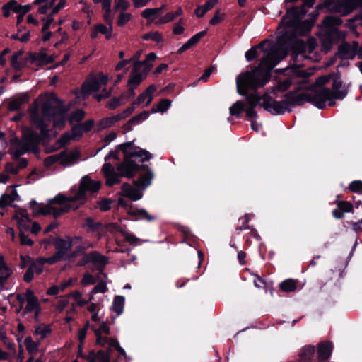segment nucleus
<instances>
[{
  "instance_id": "1",
  "label": "nucleus",
  "mask_w": 362,
  "mask_h": 362,
  "mask_svg": "<svg viewBox=\"0 0 362 362\" xmlns=\"http://www.w3.org/2000/svg\"><path fill=\"white\" fill-rule=\"evenodd\" d=\"M65 111L59 101L52 96L42 95L35 102L33 111V127L23 132V139L11 142V152L14 157H19L25 152L35 151L40 141L49 137L46 119L52 120L54 127L61 129L65 124Z\"/></svg>"
},
{
  "instance_id": "2",
  "label": "nucleus",
  "mask_w": 362,
  "mask_h": 362,
  "mask_svg": "<svg viewBox=\"0 0 362 362\" xmlns=\"http://www.w3.org/2000/svg\"><path fill=\"white\" fill-rule=\"evenodd\" d=\"M287 50L282 46H274L267 52L257 67L239 74L236 78L239 94L245 95L249 90L264 86L269 80L271 71L286 56Z\"/></svg>"
},
{
  "instance_id": "3",
  "label": "nucleus",
  "mask_w": 362,
  "mask_h": 362,
  "mask_svg": "<svg viewBox=\"0 0 362 362\" xmlns=\"http://www.w3.org/2000/svg\"><path fill=\"white\" fill-rule=\"evenodd\" d=\"M120 154L123 156L124 161L117 166V173L109 163H105L102 168L106 183L109 186L119 183L120 176L132 177L139 170L138 165L135 163L136 160L144 161L151 157L148 151L134 146L132 143H127L118 146L116 151L110 152L105 159L107 160L111 158H117V156Z\"/></svg>"
},
{
  "instance_id": "4",
  "label": "nucleus",
  "mask_w": 362,
  "mask_h": 362,
  "mask_svg": "<svg viewBox=\"0 0 362 362\" xmlns=\"http://www.w3.org/2000/svg\"><path fill=\"white\" fill-rule=\"evenodd\" d=\"M100 187V181L91 180L87 175L84 176L74 194L66 197L59 194L54 198L49 199L46 205L39 206L37 210L34 209V212L44 215L52 214L54 217H57L64 212L78 209L84 203L87 193L93 194L98 192Z\"/></svg>"
},
{
  "instance_id": "5",
  "label": "nucleus",
  "mask_w": 362,
  "mask_h": 362,
  "mask_svg": "<svg viewBox=\"0 0 362 362\" xmlns=\"http://www.w3.org/2000/svg\"><path fill=\"white\" fill-rule=\"evenodd\" d=\"M330 79L329 76L319 77L315 86L310 90L302 93L299 95V99L296 101L297 105L303 104L305 102H309L318 108H323L325 103L333 98L343 99L347 94V89L339 78H336L332 85V91L328 88H323Z\"/></svg>"
},
{
  "instance_id": "6",
  "label": "nucleus",
  "mask_w": 362,
  "mask_h": 362,
  "mask_svg": "<svg viewBox=\"0 0 362 362\" xmlns=\"http://www.w3.org/2000/svg\"><path fill=\"white\" fill-rule=\"evenodd\" d=\"M156 59V54L151 52L146 56L143 62H136L134 64L132 74L129 79V84L131 89L137 86L144 79V76L148 72L152 66V62Z\"/></svg>"
},
{
  "instance_id": "7",
  "label": "nucleus",
  "mask_w": 362,
  "mask_h": 362,
  "mask_svg": "<svg viewBox=\"0 0 362 362\" xmlns=\"http://www.w3.org/2000/svg\"><path fill=\"white\" fill-rule=\"evenodd\" d=\"M248 100L253 105L259 103L260 106L273 115L283 114L289 110V104L286 101H276L267 95H264L256 101L250 98Z\"/></svg>"
},
{
  "instance_id": "8",
  "label": "nucleus",
  "mask_w": 362,
  "mask_h": 362,
  "mask_svg": "<svg viewBox=\"0 0 362 362\" xmlns=\"http://www.w3.org/2000/svg\"><path fill=\"white\" fill-rule=\"evenodd\" d=\"M108 81V77L101 73L88 79L83 85L81 93L83 97L87 96L91 92L98 91L103 88Z\"/></svg>"
},
{
  "instance_id": "9",
  "label": "nucleus",
  "mask_w": 362,
  "mask_h": 362,
  "mask_svg": "<svg viewBox=\"0 0 362 362\" xmlns=\"http://www.w3.org/2000/svg\"><path fill=\"white\" fill-rule=\"evenodd\" d=\"M81 240L80 237H75L73 239L67 237L65 239H59L56 241L57 253L52 257L56 258V262L64 257L67 252L69 251L73 245L76 244Z\"/></svg>"
},
{
  "instance_id": "10",
  "label": "nucleus",
  "mask_w": 362,
  "mask_h": 362,
  "mask_svg": "<svg viewBox=\"0 0 362 362\" xmlns=\"http://www.w3.org/2000/svg\"><path fill=\"white\" fill-rule=\"evenodd\" d=\"M281 23L286 28H293L296 34L302 33L298 29L299 24V16H298L296 9H291L288 11Z\"/></svg>"
},
{
  "instance_id": "11",
  "label": "nucleus",
  "mask_w": 362,
  "mask_h": 362,
  "mask_svg": "<svg viewBox=\"0 0 362 362\" xmlns=\"http://www.w3.org/2000/svg\"><path fill=\"white\" fill-rule=\"evenodd\" d=\"M27 305L25 308L26 313H34L37 316L40 312V307L37 298L31 290H27L25 293Z\"/></svg>"
},
{
  "instance_id": "12",
  "label": "nucleus",
  "mask_w": 362,
  "mask_h": 362,
  "mask_svg": "<svg viewBox=\"0 0 362 362\" xmlns=\"http://www.w3.org/2000/svg\"><path fill=\"white\" fill-rule=\"evenodd\" d=\"M358 48V43L357 42L354 41L352 45L344 43L339 47V53L344 58L354 59L356 55Z\"/></svg>"
},
{
  "instance_id": "13",
  "label": "nucleus",
  "mask_w": 362,
  "mask_h": 362,
  "mask_svg": "<svg viewBox=\"0 0 362 362\" xmlns=\"http://www.w3.org/2000/svg\"><path fill=\"white\" fill-rule=\"evenodd\" d=\"M14 218L16 219L21 231H22V230H28L30 228L31 224L30 220L26 211H19L16 212Z\"/></svg>"
},
{
  "instance_id": "14",
  "label": "nucleus",
  "mask_w": 362,
  "mask_h": 362,
  "mask_svg": "<svg viewBox=\"0 0 362 362\" xmlns=\"http://www.w3.org/2000/svg\"><path fill=\"white\" fill-rule=\"evenodd\" d=\"M121 194L133 201L141 199L143 194L137 189L132 187L128 184H124L122 187Z\"/></svg>"
},
{
  "instance_id": "15",
  "label": "nucleus",
  "mask_w": 362,
  "mask_h": 362,
  "mask_svg": "<svg viewBox=\"0 0 362 362\" xmlns=\"http://www.w3.org/2000/svg\"><path fill=\"white\" fill-rule=\"evenodd\" d=\"M55 262V257L40 258L33 262L29 267L35 274V275H38L42 272L43 264L45 263L53 264Z\"/></svg>"
},
{
  "instance_id": "16",
  "label": "nucleus",
  "mask_w": 362,
  "mask_h": 362,
  "mask_svg": "<svg viewBox=\"0 0 362 362\" xmlns=\"http://www.w3.org/2000/svg\"><path fill=\"white\" fill-rule=\"evenodd\" d=\"M11 274V269L6 264L4 257L0 256V287L4 286Z\"/></svg>"
},
{
  "instance_id": "17",
  "label": "nucleus",
  "mask_w": 362,
  "mask_h": 362,
  "mask_svg": "<svg viewBox=\"0 0 362 362\" xmlns=\"http://www.w3.org/2000/svg\"><path fill=\"white\" fill-rule=\"evenodd\" d=\"M156 90V87L153 85L148 87L137 98L139 104H144L145 106L148 105L153 100V93Z\"/></svg>"
},
{
  "instance_id": "18",
  "label": "nucleus",
  "mask_w": 362,
  "mask_h": 362,
  "mask_svg": "<svg viewBox=\"0 0 362 362\" xmlns=\"http://www.w3.org/2000/svg\"><path fill=\"white\" fill-rule=\"evenodd\" d=\"M61 155V163L65 165H69L74 163L79 157V152L77 149L71 152H63Z\"/></svg>"
},
{
  "instance_id": "19",
  "label": "nucleus",
  "mask_w": 362,
  "mask_h": 362,
  "mask_svg": "<svg viewBox=\"0 0 362 362\" xmlns=\"http://www.w3.org/2000/svg\"><path fill=\"white\" fill-rule=\"evenodd\" d=\"M28 102V95L27 93H23L9 103V109L11 110H17L21 106Z\"/></svg>"
},
{
  "instance_id": "20",
  "label": "nucleus",
  "mask_w": 362,
  "mask_h": 362,
  "mask_svg": "<svg viewBox=\"0 0 362 362\" xmlns=\"http://www.w3.org/2000/svg\"><path fill=\"white\" fill-rule=\"evenodd\" d=\"M153 178V173L151 171L148 170L144 175H141L138 181L135 182L136 185L141 189H146L150 185Z\"/></svg>"
},
{
  "instance_id": "21",
  "label": "nucleus",
  "mask_w": 362,
  "mask_h": 362,
  "mask_svg": "<svg viewBox=\"0 0 362 362\" xmlns=\"http://www.w3.org/2000/svg\"><path fill=\"white\" fill-rule=\"evenodd\" d=\"M332 344L329 342H324L318 346V354L320 359H327L332 353Z\"/></svg>"
},
{
  "instance_id": "22",
  "label": "nucleus",
  "mask_w": 362,
  "mask_h": 362,
  "mask_svg": "<svg viewBox=\"0 0 362 362\" xmlns=\"http://www.w3.org/2000/svg\"><path fill=\"white\" fill-rule=\"evenodd\" d=\"M122 119V115H117L115 116L105 117L100 120L99 127L100 129H105L113 126L116 122Z\"/></svg>"
},
{
  "instance_id": "23",
  "label": "nucleus",
  "mask_w": 362,
  "mask_h": 362,
  "mask_svg": "<svg viewBox=\"0 0 362 362\" xmlns=\"http://www.w3.org/2000/svg\"><path fill=\"white\" fill-rule=\"evenodd\" d=\"M84 228H86L88 231L98 232V233L102 230V224L100 222H95L91 218H86L83 224Z\"/></svg>"
},
{
  "instance_id": "24",
  "label": "nucleus",
  "mask_w": 362,
  "mask_h": 362,
  "mask_svg": "<svg viewBox=\"0 0 362 362\" xmlns=\"http://www.w3.org/2000/svg\"><path fill=\"white\" fill-rule=\"evenodd\" d=\"M218 0H209L203 6L197 8L195 13L198 17H202L209 10L211 9L216 4Z\"/></svg>"
},
{
  "instance_id": "25",
  "label": "nucleus",
  "mask_w": 362,
  "mask_h": 362,
  "mask_svg": "<svg viewBox=\"0 0 362 362\" xmlns=\"http://www.w3.org/2000/svg\"><path fill=\"white\" fill-rule=\"evenodd\" d=\"M124 298L117 296L115 298L111 309L115 312L117 315H121L124 310Z\"/></svg>"
},
{
  "instance_id": "26",
  "label": "nucleus",
  "mask_w": 362,
  "mask_h": 362,
  "mask_svg": "<svg viewBox=\"0 0 362 362\" xmlns=\"http://www.w3.org/2000/svg\"><path fill=\"white\" fill-rule=\"evenodd\" d=\"M22 54L21 51H18L12 55L11 64L16 70H20L25 65V62L22 60Z\"/></svg>"
},
{
  "instance_id": "27",
  "label": "nucleus",
  "mask_w": 362,
  "mask_h": 362,
  "mask_svg": "<svg viewBox=\"0 0 362 362\" xmlns=\"http://www.w3.org/2000/svg\"><path fill=\"white\" fill-rule=\"evenodd\" d=\"M51 333L50 326L48 325L42 324L36 327L34 334L39 336L40 340L46 338Z\"/></svg>"
},
{
  "instance_id": "28",
  "label": "nucleus",
  "mask_w": 362,
  "mask_h": 362,
  "mask_svg": "<svg viewBox=\"0 0 362 362\" xmlns=\"http://www.w3.org/2000/svg\"><path fill=\"white\" fill-rule=\"evenodd\" d=\"M33 59L39 61L42 64H48L54 60V57L51 55H48L45 51H40L33 55Z\"/></svg>"
},
{
  "instance_id": "29",
  "label": "nucleus",
  "mask_w": 362,
  "mask_h": 362,
  "mask_svg": "<svg viewBox=\"0 0 362 362\" xmlns=\"http://www.w3.org/2000/svg\"><path fill=\"white\" fill-rule=\"evenodd\" d=\"M252 98V100L254 101H256L257 100H259V98H260L259 97H258L256 94L255 95H251L250 96H248L247 98V103L248 104L250 105V108H247L245 111H246V114H247V116L249 117L250 118H251L252 120H255L254 119H255L257 117V114L256 112H255L254 110V107L256 106V105H259V103H255L254 105L250 103L249 102V98Z\"/></svg>"
},
{
  "instance_id": "30",
  "label": "nucleus",
  "mask_w": 362,
  "mask_h": 362,
  "mask_svg": "<svg viewBox=\"0 0 362 362\" xmlns=\"http://www.w3.org/2000/svg\"><path fill=\"white\" fill-rule=\"evenodd\" d=\"M90 360H94V362L96 361L99 362H110V352H104L103 351H99L96 355L90 356L88 357Z\"/></svg>"
},
{
  "instance_id": "31",
  "label": "nucleus",
  "mask_w": 362,
  "mask_h": 362,
  "mask_svg": "<svg viewBox=\"0 0 362 362\" xmlns=\"http://www.w3.org/2000/svg\"><path fill=\"white\" fill-rule=\"evenodd\" d=\"M128 213L132 216H139L141 218H146L148 221H153L154 219V218L150 216L144 209H130Z\"/></svg>"
},
{
  "instance_id": "32",
  "label": "nucleus",
  "mask_w": 362,
  "mask_h": 362,
  "mask_svg": "<svg viewBox=\"0 0 362 362\" xmlns=\"http://www.w3.org/2000/svg\"><path fill=\"white\" fill-rule=\"evenodd\" d=\"M142 38L144 40H153L157 42L158 44L160 45L161 46L163 45V39L161 34L158 32H151L146 33L143 35Z\"/></svg>"
},
{
  "instance_id": "33",
  "label": "nucleus",
  "mask_w": 362,
  "mask_h": 362,
  "mask_svg": "<svg viewBox=\"0 0 362 362\" xmlns=\"http://www.w3.org/2000/svg\"><path fill=\"white\" fill-rule=\"evenodd\" d=\"M25 345L28 351L30 354H33L38 350L40 341L35 342L30 337H28L25 339L24 341Z\"/></svg>"
},
{
  "instance_id": "34",
  "label": "nucleus",
  "mask_w": 362,
  "mask_h": 362,
  "mask_svg": "<svg viewBox=\"0 0 362 362\" xmlns=\"http://www.w3.org/2000/svg\"><path fill=\"white\" fill-rule=\"evenodd\" d=\"M341 23V20L338 17L328 16L324 19L323 25L332 29L334 26L340 25Z\"/></svg>"
},
{
  "instance_id": "35",
  "label": "nucleus",
  "mask_w": 362,
  "mask_h": 362,
  "mask_svg": "<svg viewBox=\"0 0 362 362\" xmlns=\"http://www.w3.org/2000/svg\"><path fill=\"white\" fill-rule=\"evenodd\" d=\"M96 28L100 33L105 36L106 39L110 40L112 38V25L107 26L100 23L96 25Z\"/></svg>"
},
{
  "instance_id": "36",
  "label": "nucleus",
  "mask_w": 362,
  "mask_h": 362,
  "mask_svg": "<svg viewBox=\"0 0 362 362\" xmlns=\"http://www.w3.org/2000/svg\"><path fill=\"white\" fill-rule=\"evenodd\" d=\"M245 109V105L241 101H238L230 107V114L239 117L240 114Z\"/></svg>"
},
{
  "instance_id": "37",
  "label": "nucleus",
  "mask_w": 362,
  "mask_h": 362,
  "mask_svg": "<svg viewBox=\"0 0 362 362\" xmlns=\"http://www.w3.org/2000/svg\"><path fill=\"white\" fill-rule=\"evenodd\" d=\"M171 105V101L168 99H163L160 101V103L156 105V108L153 109V112H165Z\"/></svg>"
},
{
  "instance_id": "38",
  "label": "nucleus",
  "mask_w": 362,
  "mask_h": 362,
  "mask_svg": "<svg viewBox=\"0 0 362 362\" xmlns=\"http://www.w3.org/2000/svg\"><path fill=\"white\" fill-rule=\"evenodd\" d=\"M280 288L284 291L290 292L294 291L296 286L293 280L287 279L281 283Z\"/></svg>"
},
{
  "instance_id": "39",
  "label": "nucleus",
  "mask_w": 362,
  "mask_h": 362,
  "mask_svg": "<svg viewBox=\"0 0 362 362\" xmlns=\"http://www.w3.org/2000/svg\"><path fill=\"white\" fill-rule=\"evenodd\" d=\"M158 15V10L153 8H146L142 11L141 16L143 18L153 21L155 18Z\"/></svg>"
},
{
  "instance_id": "40",
  "label": "nucleus",
  "mask_w": 362,
  "mask_h": 362,
  "mask_svg": "<svg viewBox=\"0 0 362 362\" xmlns=\"http://www.w3.org/2000/svg\"><path fill=\"white\" fill-rule=\"evenodd\" d=\"M131 18V13L122 11L118 16L117 23L118 26H123L128 23Z\"/></svg>"
},
{
  "instance_id": "41",
  "label": "nucleus",
  "mask_w": 362,
  "mask_h": 362,
  "mask_svg": "<svg viewBox=\"0 0 362 362\" xmlns=\"http://www.w3.org/2000/svg\"><path fill=\"white\" fill-rule=\"evenodd\" d=\"M85 117V112L82 110H77L74 112L69 117V122L71 124L76 123L80 122Z\"/></svg>"
},
{
  "instance_id": "42",
  "label": "nucleus",
  "mask_w": 362,
  "mask_h": 362,
  "mask_svg": "<svg viewBox=\"0 0 362 362\" xmlns=\"http://www.w3.org/2000/svg\"><path fill=\"white\" fill-rule=\"evenodd\" d=\"M286 71H289L292 73L293 74L296 75L298 77L300 78H305L309 75V74L305 71L304 69H302L300 66H296L291 69H287Z\"/></svg>"
},
{
  "instance_id": "43",
  "label": "nucleus",
  "mask_w": 362,
  "mask_h": 362,
  "mask_svg": "<svg viewBox=\"0 0 362 362\" xmlns=\"http://www.w3.org/2000/svg\"><path fill=\"white\" fill-rule=\"evenodd\" d=\"M107 291V286L104 281L100 282L98 285H96L91 291V296L90 297L88 300H91L93 299V294L94 293H104Z\"/></svg>"
},
{
  "instance_id": "44",
  "label": "nucleus",
  "mask_w": 362,
  "mask_h": 362,
  "mask_svg": "<svg viewBox=\"0 0 362 362\" xmlns=\"http://www.w3.org/2000/svg\"><path fill=\"white\" fill-rule=\"evenodd\" d=\"M206 31L199 32L198 33L193 35L186 42L189 45L190 47H192L194 45H195L200 40V39L206 35Z\"/></svg>"
},
{
  "instance_id": "45",
  "label": "nucleus",
  "mask_w": 362,
  "mask_h": 362,
  "mask_svg": "<svg viewBox=\"0 0 362 362\" xmlns=\"http://www.w3.org/2000/svg\"><path fill=\"white\" fill-rule=\"evenodd\" d=\"M206 31L199 32L198 33L193 35L186 42L189 45L190 47H192L194 45H195L200 40V39L206 35Z\"/></svg>"
},
{
  "instance_id": "46",
  "label": "nucleus",
  "mask_w": 362,
  "mask_h": 362,
  "mask_svg": "<svg viewBox=\"0 0 362 362\" xmlns=\"http://www.w3.org/2000/svg\"><path fill=\"white\" fill-rule=\"evenodd\" d=\"M206 31L199 32L198 33L193 35L186 42L189 45L190 47H192L194 45H195L200 40V39L206 35Z\"/></svg>"
},
{
  "instance_id": "47",
  "label": "nucleus",
  "mask_w": 362,
  "mask_h": 362,
  "mask_svg": "<svg viewBox=\"0 0 362 362\" xmlns=\"http://www.w3.org/2000/svg\"><path fill=\"white\" fill-rule=\"evenodd\" d=\"M123 95L120 98H114L111 99L106 105V106L110 109H115L119 105L123 104Z\"/></svg>"
},
{
  "instance_id": "48",
  "label": "nucleus",
  "mask_w": 362,
  "mask_h": 362,
  "mask_svg": "<svg viewBox=\"0 0 362 362\" xmlns=\"http://www.w3.org/2000/svg\"><path fill=\"white\" fill-rule=\"evenodd\" d=\"M95 336L107 334L110 332V327L106 322H102L98 329H94Z\"/></svg>"
},
{
  "instance_id": "49",
  "label": "nucleus",
  "mask_w": 362,
  "mask_h": 362,
  "mask_svg": "<svg viewBox=\"0 0 362 362\" xmlns=\"http://www.w3.org/2000/svg\"><path fill=\"white\" fill-rule=\"evenodd\" d=\"M315 352V347L313 346H308L304 347L300 353V356L305 358V359L309 358L313 355Z\"/></svg>"
},
{
  "instance_id": "50",
  "label": "nucleus",
  "mask_w": 362,
  "mask_h": 362,
  "mask_svg": "<svg viewBox=\"0 0 362 362\" xmlns=\"http://www.w3.org/2000/svg\"><path fill=\"white\" fill-rule=\"evenodd\" d=\"M337 206L343 214L344 212H351L353 209L352 204L349 202H339Z\"/></svg>"
},
{
  "instance_id": "51",
  "label": "nucleus",
  "mask_w": 362,
  "mask_h": 362,
  "mask_svg": "<svg viewBox=\"0 0 362 362\" xmlns=\"http://www.w3.org/2000/svg\"><path fill=\"white\" fill-rule=\"evenodd\" d=\"M9 8L10 10H12L13 12L19 13L21 12V7L20 5L17 4L16 1H11L8 4L3 6V8Z\"/></svg>"
},
{
  "instance_id": "52",
  "label": "nucleus",
  "mask_w": 362,
  "mask_h": 362,
  "mask_svg": "<svg viewBox=\"0 0 362 362\" xmlns=\"http://www.w3.org/2000/svg\"><path fill=\"white\" fill-rule=\"evenodd\" d=\"M83 132L80 125H75L71 129V137L74 139H77L83 134Z\"/></svg>"
},
{
  "instance_id": "53",
  "label": "nucleus",
  "mask_w": 362,
  "mask_h": 362,
  "mask_svg": "<svg viewBox=\"0 0 362 362\" xmlns=\"http://www.w3.org/2000/svg\"><path fill=\"white\" fill-rule=\"evenodd\" d=\"M130 6L129 2L126 0H119L115 1V8L120 9L122 11H125L128 9Z\"/></svg>"
},
{
  "instance_id": "54",
  "label": "nucleus",
  "mask_w": 362,
  "mask_h": 362,
  "mask_svg": "<svg viewBox=\"0 0 362 362\" xmlns=\"http://www.w3.org/2000/svg\"><path fill=\"white\" fill-rule=\"evenodd\" d=\"M55 162H59L61 163V155H60V153L57 154V155H52V156H48L45 160V163L47 166L52 165V163H54Z\"/></svg>"
},
{
  "instance_id": "55",
  "label": "nucleus",
  "mask_w": 362,
  "mask_h": 362,
  "mask_svg": "<svg viewBox=\"0 0 362 362\" xmlns=\"http://www.w3.org/2000/svg\"><path fill=\"white\" fill-rule=\"evenodd\" d=\"M20 243L23 245H32L33 244V241L28 238V235H25L22 231L19 233Z\"/></svg>"
},
{
  "instance_id": "56",
  "label": "nucleus",
  "mask_w": 362,
  "mask_h": 362,
  "mask_svg": "<svg viewBox=\"0 0 362 362\" xmlns=\"http://www.w3.org/2000/svg\"><path fill=\"white\" fill-rule=\"evenodd\" d=\"M81 283L83 286H88L93 284L95 283V279L90 274L86 273L84 274Z\"/></svg>"
},
{
  "instance_id": "57",
  "label": "nucleus",
  "mask_w": 362,
  "mask_h": 362,
  "mask_svg": "<svg viewBox=\"0 0 362 362\" xmlns=\"http://www.w3.org/2000/svg\"><path fill=\"white\" fill-rule=\"evenodd\" d=\"M175 18V17L173 13L170 12V13H168L166 15H165L163 17L160 18L159 19V21H158L156 22V23H158V24L166 23L168 22L173 21Z\"/></svg>"
},
{
  "instance_id": "58",
  "label": "nucleus",
  "mask_w": 362,
  "mask_h": 362,
  "mask_svg": "<svg viewBox=\"0 0 362 362\" xmlns=\"http://www.w3.org/2000/svg\"><path fill=\"white\" fill-rule=\"evenodd\" d=\"M349 188L352 192H358L362 189V182L360 180L353 181L350 184Z\"/></svg>"
},
{
  "instance_id": "59",
  "label": "nucleus",
  "mask_w": 362,
  "mask_h": 362,
  "mask_svg": "<svg viewBox=\"0 0 362 362\" xmlns=\"http://www.w3.org/2000/svg\"><path fill=\"white\" fill-rule=\"evenodd\" d=\"M105 13L103 18L108 25H112L113 23V16L112 15L111 9L104 10Z\"/></svg>"
},
{
  "instance_id": "60",
  "label": "nucleus",
  "mask_w": 362,
  "mask_h": 362,
  "mask_svg": "<svg viewBox=\"0 0 362 362\" xmlns=\"http://www.w3.org/2000/svg\"><path fill=\"white\" fill-rule=\"evenodd\" d=\"M257 56V51L256 48H251L245 53V58L247 61H252Z\"/></svg>"
},
{
  "instance_id": "61",
  "label": "nucleus",
  "mask_w": 362,
  "mask_h": 362,
  "mask_svg": "<svg viewBox=\"0 0 362 362\" xmlns=\"http://www.w3.org/2000/svg\"><path fill=\"white\" fill-rule=\"evenodd\" d=\"M94 121L93 119H89L85 122L83 124H80V127H81L83 132L90 131L93 127Z\"/></svg>"
},
{
  "instance_id": "62",
  "label": "nucleus",
  "mask_w": 362,
  "mask_h": 362,
  "mask_svg": "<svg viewBox=\"0 0 362 362\" xmlns=\"http://www.w3.org/2000/svg\"><path fill=\"white\" fill-rule=\"evenodd\" d=\"M126 240L132 245H138L141 243V241L135 235L129 233L125 235Z\"/></svg>"
},
{
  "instance_id": "63",
  "label": "nucleus",
  "mask_w": 362,
  "mask_h": 362,
  "mask_svg": "<svg viewBox=\"0 0 362 362\" xmlns=\"http://www.w3.org/2000/svg\"><path fill=\"white\" fill-rule=\"evenodd\" d=\"M96 344L101 346H105V345H107L110 339L107 337H104L103 335L96 336Z\"/></svg>"
},
{
  "instance_id": "64",
  "label": "nucleus",
  "mask_w": 362,
  "mask_h": 362,
  "mask_svg": "<svg viewBox=\"0 0 362 362\" xmlns=\"http://www.w3.org/2000/svg\"><path fill=\"white\" fill-rule=\"evenodd\" d=\"M223 19L222 15L219 13V11H216L213 16V18L210 20L209 23L212 25L218 24Z\"/></svg>"
}]
</instances>
